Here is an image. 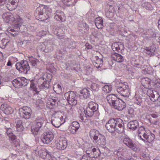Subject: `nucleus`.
<instances>
[{"instance_id":"obj_58","label":"nucleus","mask_w":160,"mask_h":160,"mask_svg":"<svg viewBox=\"0 0 160 160\" xmlns=\"http://www.w3.org/2000/svg\"><path fill=\"white\" fill-rule=\"evenodd\" d=\"M87 117H86V116H85L84 114L82 115V114H80V118L81 121L82 122H86V118Z\"/></svg>"},{"instance_id":"obj_5","label":"nucleus","mask_w":160,"mask_h":160,"mask_svg":"<svg viewBox=\"0 0 160 160\" xmlns=\"http://www.w3.org/2000/svg\"><path fill=\"white\" fill-rule=\"evenodd\" d=\"M117 89L118 92L124 97H128L130 94V89L126 82L120 83Z\"/></svg>"},{"instance_id":"obj_34","label":"nucleus","mask_w":160,"mask_h":160,"mask_svg":"<svg viewBox=\"0 0 160 160\" xmlns=\"http://www.w3.org/2000/svg\"><path fill=\"white\" fill-rule=\"evenodd\" d=\"M62 2L64 5L67 7H72L76 4L75 0H62Z\"/></svg>"},{"instance_id":"obj_22","label":"nucleus","mask_w":160,"mask_h":160,"mask_svg":"<svg viewBox=\"0 0 160 160\" xmlns=\"http://www.w3.org/2000/svg\"><path fill=\"white\" fill-rule=\"evenodd\" d=\"M155 49L156 48L154 46H152L145 47L143 52L147 55L151 56L154 54Z\"/></svg>"},{"instance_id":"obj_10","label":"nucleus","mask_w":160,"mask_h":160,"mask_svg":"<svg viewBox=\"0 0 160 160\" xmlns=\"http://www.w3.org/2000/svg\"><path fill=\"white\" fill-rule=\"evenodd\" d=\"M19 114L21 117L26 119H29L32 114L31 109L28 107H23L19 109Z\"/></svg>"},{"instance_id":"obj_46","label":"nucleus","mask_w":160,"mask_h":160,"mask_svg":"<svg viewBox=\"0 0 160 160\" xmlns=\"http://www.w3.org/2000/svg\"><path fill=\"white\" fill-rule=\"evenodd\" d=\"M4 111L5 114H9L12 113L13 112V110L11 107L7 106V107L5 108V109Z\"/></svg>"},{"instance_id":"obj_59","label":"nucleus","mask_w":160,"mask_h":160,"mask_svg":"<svg viewBox=\"0 0 160 160\" xmlns=\"http://www.w3.org/2000/svg\"><path fill=\"white\" fill-rule=\"evenodd\" d=\"M81 27L83 28H85V29H86V30H87V29H88V26L87 25V24L85 23H83L81 25ZM83 28L82 29H83Z\"/></svg>"},{"instance_id":"obj_14","label":"nucleus","mask_w":160,"mask_h":160,"mask_svg":"<svg viewBox=\"0 0 160 160\" xmlns=\"http://www.w3.org/2000/svg\"><path fill=\"white\" fill-rule=\"evenodd\" d=\"M18 17L19 16H17L15 18L13 17L12 14L10 12L4 13L2 15V18L4 22L9 23L13 22L14 24L17 23L16 21L17 20Z\"/></svg>"},{"instance_id":"obj_16","label":"nucleus","mask_w":160,"mask_h":160,"mask_svg":"<svg viewBox=\"0 0 160 160\" xmlns=\"http://www.w3.org/2000/svg\"><path fill=\"white\" fill-rule=\"evenodd\" d=\"M123 142L128 147L131 148L134 151L137 150V148L135 144L133 143L132 141L127 137H125L123 139Z\"/></svg>"},{"instance_id":"obj_30","label":"nucleus","mask_w":160,"mask_h":160,"mask_svg":"<svg viewBox=\"0 0 160 160\" xmlns=\"http://www.w3.org/2000/svg\"><path fill=\"white\" fill-rule=\"evenodd\" d=\"M139 126L138 122L136 120L131 121L129 122L128 124V127L132 130H135Z\"/></svg>"},{"instance_id":"obj_9","label":"nucleus","mask_w":160,"mask_h":160,"mask_svg":"<svg viewBox=\"0 0 160 160\" xmlns=\"http://www.w3.org/2000/svg\"><path fill=\"white\" fill-rule=\"evenodd\" d=\"M35 152L46 160H50L52 158L51 153L45 148L39 150L37 148L36 150H35Z\"/></svg>"},{"instance_id":"obj_29","label":"nucleus","mask_w":160,"mask_h":160,"mask_svg":"<svg viewBox=\"0 0 160 160\" xmlns=\"http://www.w3.org/2000/svg\"><path fill=\"white\" fill-rule=\"evenodd\" d=\"M112 59L117 62H120L123 61V58L122 56L117 53H112Z\"/></svg>"},{"instance_id":"obj_8","label":"nucleus","mask_w":160,"mask_h":160,"mask_svg":"<svg viewBox=\"0 0 160 160\" xmlns=\"http://www.w3.org/2000/svg\"><path fill=\"white\" fill-rule=\"evenodd\" d=\"M64 97L70 105L73 106L77 104V97L73 92L69 91L66 93L64 94Z\"/></svg>"},{"instance_id":"obj_57","label":"nucleus","mask_w":160,"mask_h":160,"mask_svg":"<svg viewBox=\"0 0 160 160\" xmlns=\"http://www.w3.org/2000/svg\"><path fill=\"white\" fill-rule=\"evenodd\" d=\"M151 116L152 117V118L153 119H157L159 117V115L158 113H152L151 114Z\"/></svg>"},{"instance_id":"obj_15","label":"nucleus","mask_w":160,"mask_h":160,"mask_svg":"<svg viewBox=\"0 0 160 160\" xmlns=\"http://www.w3.org/2000/svg\"><path fill=\"white\" fill-rule=\"evenodd\" d=\"M53 138V133L51 132H45L42 135L41 140L44 143L48 144L52 142Z\"/></svg>"},{"instance_id":"obj_12","label":"nucleus","mask_w":160,"mask_h":160,"mask_svg":"<svg viewBox=\"0 0 160 160\" xmlns=\"http://www.w3.org/2000/svg\"><path fill=\"white\" fill-rule=\"evenodd\" d=\"M8 126H5V127L6 129V133L9 138V140L11 143L13 144H16L17 142L16 139V137L12 132L10 128V126L9 125V123L8 122Z\"/></svg>"},{"instance_id":"obj_51","label":"nucleus","mask_w":160,"mask_h":160,"mask_svg":"<svg viewBox=\"0 0 160 160\" xmlns=\"http://www.w3.org/2000/svg\"><path fill=\"white\" fill-rule=\"evenodd\" d=\"M49 99L52 100V102L55 104L57 103L59 101V99L57 97H54L52 96H51V98H50Z\"/></svg>"},{"instance_id":"obj_54","label":"nucleus","mask_w":160,"mask_h":160,"mask_svg":"<svg viewBox=\"0 0 160 160\" xmlns=\"http://www.w3.org/2000/svg\"><path fill=\"white\" fill-rule=\"evenodd\" d=\"M30 87L32 88L33 90L37 92V94H38V93L39 92V91L37 90V89L36 88V87L35 85L33 83H32L30 85Z\"/></svg>"},{"instance_id":"obj_21","label":"nucleus","mask_w":160,"mask_h":160,"mask_svg":"<svg viewBox=\"0 0 160 160\" xmlns=\"http://www.w3.org/2000/svg\"><path fill=\"white\" fill-rule=\"evenodd\" d=\"M64 12L60 10H57L54 13V18L57 21L63 22L64 21Z\"/></svg>"},{"instance_id":"obj_52","label":"nucleus","mask_w":160,"mask_h":160,"mask_svg":"<svg viewBox=\"0 0 160 160\" xmlns=\"http://www.w3.org/2000/svg\"><path fill=\"white\" fill-rule=\"evenodd\" d=\"M91 88L93 90L98 91L99 88V85L95 83H92L91 86Z\"/></svg>"},{"instance_id":"obj_4","label":"nucleus","mask_w":160,"mask_h":160,"mask_svg":"<svg viewBox=\"0 0 160 160\" xmlns=\"http://www.w3.org/2000/svg\"><path fill=\"white\" fill-rule=\"evenodd\" d=\"M52 75L51 74H46L38 79V82H42V83L39 86L40 89H48L49 87V82L51 81Z\"/></svg>"},{"instance_id":"obj_31","label":"nucleus","mask_w":160,"mask_h":160,"mask_svg":"<svg viewBox=\"0 0 160 160\" xmlns=\"http://www.w3.org/2000/svg\"><path fill=\"white\" fill-rule=\"evenodd\" d=\"M96 27L99 29H101L103 28V21L102 18L100 17L96 18L95 21Z\"/></svg>"},{"instance_id":"obj_6","label":"nucleus","mask_w":160,"mask_h":160,"mask_svg":"<svg viewBox=\"0 0 160 160\" xmlns=\"http://www.w3.org/2000/svg\"><path fill=\"white\" fill-rule=\"evenodd\" d=\"M16 68L21 72L26 73L30 69L28 62L26 60L21 61L16 64Z\"/></svg>"},{"instance_id":"obj_33","label":"nucleus","mask_w":160,"mask_h":160,"mask_svg":"<svg viewBox=\"0 0 160 160\" xmlns=\"http://www.w3.org/2000/svg\"><path fill=\"white\" fill-rule=\"evenodd\" d=\"M95 142L99 145H105L106 144V140L105 137L100 135Z\"/></svg>"},{"instance_id":"obj_20","label":"nucleus","mask_w":160,"mask_h":160,"mask_svg":"<svg viewBox=\"0 0 160 160\" xmlns=\"http://www.w3.org/2000/svg\"><path fill=\"white\" fill-rule=\"evenodd\" d=\"M18 4V2L16 0H10L5 6L8 10L12 11L16 8Z\"/></svg>"},{"instance_id":"obj_3","label":"nucleus","mask_w":160,"mask_h":160,"mask_svg":"<svg viewBox=\"0 0 160 160\" xmlns=\"http://www.w3.org/2000/svg\"><path fill=\"white\" fill-rule=\"evenodd\" d=\"M16 21L17 23L14 24V28L10 27L7 29L8 31L13 37H15L18 34L20 30V27L21 26L23 22L22 19L20 17H18Z\"/></svg>"},{"instance_id":"obj_37","label":"nucleus","mask_w":160,"mask_h":160,"mask_svg":"<svg viewBox=\"0 0 160 160\" xmlns=\"http://www.w3.org/2000/svg\"><path fill=\"white\" fill-rule=\"evenodd\" d=\"M22 123V122L20 120L17 122L16 128L18 132H21L24 130V128Z\"/></svg>"},{"instance_id":"obj_63","label":"nucleus","mask_w":160,"mask_h":160,"mask_svg":"<svg viewBox=\"0 0 160 160\" xmlns=\"http://www.w3.org/2000/svg\"><path fill=\"white\" fill-rule=\"evenodd\" d=\"M5 3V0H0V6L3 5Z\"/></svg>"},{"instance_id":"obj_25","label":"nucleus","mask_w":160,"mask_h":160,"mask_svg":"<svg viewBox=\"0 0 160 160\" xmlns=\"http://www.w3.org/2000/svg\"><path fill=\"white\" fill-rule=\"evenodd\" d=\"M148 92L150 94L151 100L153 102L157 100L159 96L158 93L155 91L149 90Z\"/></svg>"},{"instance_id":"obj_23","label":"nucleus","mask_w":160,"mask_h":160,"mask_svg":"<svg viewBox=\"0 0 160 160\" xmlns=\"http://www.w3.org/2000/svg\"><path fill=\"white\" fill-rule=\"evenodd\" d=\"M124 45L121 42H118L113 43L112 45V48L113 51L118 52L120 49L124 48Z\"/></svg>"},{"instance_id":"obj_38","label":"nucleus","mask_w":160,"mask_h":160,"mask_svg":"<svg viewBox=\"0 0 160 160\" xmlns=\"http://www.w3.org/2000/svg\"><path fill=\"white\" fill-rule=\"evenodd\" d=\"M80 94V96H82L84 98H86L89 96L90 92L87 89L84 88L82 90Z\"/></svg>"},{"instance_id":"obj_26","label":"nucleus","mask_w":160,"mask_h":160,"mask_svg":"<svg viewBox=\"0 0 160 160\" xmlns=\"http://www.w3.org/2000/svg\"><path fill=\"white\" fill-rule=\"evenodd\" d=\"M53 32L60 39H61L62 38V37L64 35V31L63 30V28L61 27H58L55 28Z\"/></svg>"},{"instance_id":"obj_41","label":"nucleus","mask_w":160,"mask_h":160,"mask_svg":"<svg viewBox=\"0 0 160 160\" xmlns=\"http://www.w3.org/2000/svg\"><path fill=\"white\" fill-rule=\"evenodd\" d=\"M112 90L111 86L105 85L102 88V91L105 93H109Z\"/></svg>"},{"instance_id":"obj_11","label":"nucleus","mask_w":160,"mask_h":160,"mask_svg":"<svg viewBox=\"0 0 160 160\" xmlns=\"http://www.w3.org/2000/svg\"><path fill=\"white\" fill-rule=\"evenodd\" d=\"M27 80L25 78H18L13 80L12 83L15 88H20L22 87L26 86L27 84Z\"/></svg>"},{"instance_id":"obj_61","label":"nucleus","mask_w":160,"mask_h":160,"mask_svg":"<svg viewBox=\"0 0 160 160\" xmlns=\"http://www.w3.org/2000/svg\"><path fill=\"white\" fill-rule=\"evenodd\" d=\"M80 150H78V151H76V152H78V151H79L78 153H76V154H78V155H79L81 156L82 155V150L81 149H80Z\"/></svg>"},{"instance_id":"obj_48","label":"nucleus","mask_w":160,"mask_h":160,"mask_svg":"<svg viewBox=\"0 0 160 160\" xmlns=\"http://www.w3.org/2000/svg\"><path fill=\"white\" fill-rule=\"evenodd\" d=\"M91 150H88L86 151V153L88 155V157H90L92 159L93 158V148L90 149Z\"/></svg>"},{"instance_id":"obj_53","label":"nucleus","mask_w":160,"mask_h":160,"mask_svg":"<svg viewBox=\"0 0 160 160\" xmlns=\"http://www.w3.org/2000/svg\"><path fill=\"white\" fill-rule=\"evenodd\" d=\"M93 36L96 38H99L102 36L101 33L97 31H95L93 33Z\"/></svg>"},{"instance_id":"obj_17","label":"nucleus","mask_w":160,"mask_h":160,"mask_svg":"<svg viewBox=\"0 0 160 160\" xmlns=\"http://www.w3.org/2000/svg\"><path fill=\"white\" fill-rule=\"evenodd\" d=\"M112 106L115 109L121 111L125 107L126 104L121 99L118 98Z\"/></svg>"},{"instance_id":"obj_50","label":"nucleus","mask_w":160,"mask_h":160,"mask_svg":"<svg viewBox=\"0 0 160 160\" xmlns=\"http://www.w3.org/2000/svg\"><path fill=\"white\" fill-rule=\"evenodd\" d=\"M66 108L67 112L70 114H72L73 113V108L72 105H70L67 106Z\"/></svg>"},{"instance_id":"obj_43","label":"nucleus","mask_w":160,"mask_h":160,"mask_svg":"<svg viewBox=\"0 0 160 160\" xmlns=\"http://www.w3.org/2000/svg\"><path fill=\"white\" fill-rule=\"evenodd\" d=\"M142 6L147 10H151L152 9L153 7L150 3L148 2H145L142 4Z\"/></svg>"},{"instance_id":"obj_39","label":"nucleus","mask_w":160,"mask_h":160,"mask_svg":"<svg viewBox=\"0 0 160 160\" xmlns=\"http://www.w3.org/2000/svg\"><path fill=\"white\" fill-rule=\"evenodd\" d=\"M96 111H94L92 109H90L89 108H86L85 113L86 117H90L93 116L94 113Z\"/></svg>"},{"instance_id":"obj_47","label":"nucleus","mask_w":160,"mask_h":160,"mask_svg":"<svg viewBox=\"0 0 160 160\" xmlns=\"http://www.w3.org/2000/svg\"><path fill=\"white\" fill-rule=\"evenodd\" d=\"M123 154V152H121V149L118 150V151L117 152L116 154L118 157V160H126L123 158L122 157L120 156L121 154L122 156V154Z\"/></svg>"},{"instance_id":"obj_35","label":"nucleus","mask_w":160,"mask_h":160,"mask_svg":"<svg viewBox=\"0 0 160 160\" xmlns=\"http://www.w3.org/2000/svg\"><path fill=\"white\" fill-rule=\"evenodd\" d=\"M138 135L139 137L142 139H143V137L147 133L145 130V128L143 127H140L138 130Z\"/></svg>"},{"instance_id":"obj_32","label":"nucleus","mask_w":160,"mask_h":160,"mask_svg":"<svg viewBox=\"0 0 160 160\" xmlns=\"http://www.w3.org/2000/svg\"><path fill=\"white\" fill-rule=\"evenodd\" d=\"M144 141H146L148 142H151L153 141L154 139L155 135L152 133H149V134H146L144 135L143 137Z\"/></svg>"},{"instance_id":"obj_62","label":"nucleus","mask_w":160,"mask_h":160,"mask_svg":"<svg viewBox=\"0 0 160 160\" xmlns=\"http://www.w3.org/2000/svg\"><path fill=\"white\" fill-rule=\"evenodd\" d=\"M85 46L86 47V48L88 49H91L92 48V46L88 43H86L85 45Z\"/></svg>"},{"instance_id":"obj_24","label":"nucleus","mask_w":160,"mask_h":160,"mask_svg":"<svg viewBox=\"0 0 160 160\" xmlns=\"http://www.w3.org/2000/svg\"><path fill=\"white\" fill-rule=\"evenodd\" d=\"M100 136L99 132L96 129H91L90 131L89 136L91 138H93L95 141L97 140Z\"/></svg>"},{"instance_id":"obj_55","label":"nucleus","mask_w":160,"mask_h":160,"mask_svg":"<svg viewBox=\"0 0 160 160\" xmlns=\"http://www.w3.org/2000/svg\"><path fill=\"white\" fill-rule=\"evenodd\" d=\"M56 89L57 90H56L55 92H57V93L59 94H60L62 93V91L61 87L60 85L58 84L57 85Z\"/></svg>"},{"instance_id":"obj_2","label":"nucleus","mask_w":160,"mask_h":160,"mask_svg":"<svg viewBox=\"0 0 160 160\" xmlns=\"http://www.w3.org/2000/svg\"><path fill=\"white\" fill-rule=\"evenodd\" d=\"M51 9L47 6L41 5L38 7L36 12L38 14V18L42 21L48 19L50 15Z\"/></svg>"},{"instance_id":"obj_42","label":"nucleus","mask_w":160,"mask_h":160,"mask_svg":"<svg viewBox=\"0 0 160 160\" xmlns=\"http://www.w3.org/2000/svg\"><path fill=\"white\" fill-rule=\"evenodd\" d=\"M93 158H97L99 157L101 154V152L98 148H93Z\"/></svg>"},{"instance_id":"obj_36","label":"nucleus","mask_w":160,"mask_h":160,"mask_svg":"<svg viewBox=\"0 0 160 160\" xmlns=\"http://www.w3.org/2000/svg\"><path fill=\"white\" fill-rule=\"evenodd\" d=\"M87 108H89L94 111H96L98 108V105L93 102H91L88 103V107Z\"/></svg>"},{"instance_id":"obj_60","label":"nucleus","mask_w":160,"mask_h":160,"mask_svg":"<svg viewBox=\"0 0 160 160\" xmlns=\"http://www.w3.org/2000/svg\"><path fill=\"white\" fill-rule=\"evenodd\" d=\"M7 105L6 104H3L1 106L0 108L2 111H4L5 109V108L7 107Z\"/></svg>"},{"instance_id":"obj_27","label":"nucleus","mask_w":160,"mask_h":160,"mask_svg":"<svg viewBox=\"0 0 160 160\" xmlns=\"http://www.w3.org/2000/svg\"><path fill=\"white\" fill-rule=\"evenodd\" d=\"M4 34H0V47L2 48H4L9 42L8 39L5 38H2Z\"/></svg>"},{"instance_id":"obj_45","label":"nucleus","mask_w":160,"mask_h":160,"mask_svg":"<svg viewBox=\"0 0 160 160\" xmlns=\"http://www.w3.org/2000/svg\"><path fill=\"white\" fill-rule=\"evenodd\" d=\"M52 100H49L47 101L46 104V107L47 108L52 109L53 107V106L55 105L54 103L52 102Z\"/></svg>"},{"instance_id":"obj_44","label":"nucleus","mask_w":160,"mask_h":160,"mask_svg":"<svg viewBox=\"0 0 160 160\" xmlns=\"http://www.w3.org/2000/svg\"><path fill=\"white\" fill-rule=\"evenodd\" d=\"M102 60L99 59L98 61H94L93 64L94 66L97 68L101 67L102 64Z\"/></svg>"},{"instance_id":"obj_28","label":"nucleus","mask_w":160,"mask_h":160,"mask_svg":"<svg viewBox=\"0 0 160 160\" xmlns=\"http://www.w3.org/2000/svg\"><path fill=\"white\" fill-rule=\"evenodd\" d=\"M107 99L109 104L112 106L118 98L114 94H111L108 95Z\"/></svg>"},{"instance_id":"obj_13","label":"nucleus","mask_w":160,"mask_h":160,"mask_svg":"<svg viewBox=\"0 0 160 160\" xmlns=\"http://www.w3.org/2000/svg\"><path fill=\"white\" fill-rule=\"evenodd\" d=\"M44 122V120L42 118H37L32 128L31 131L32 133L36 134L40 128L42 127Z\"/></svg>"},{"instance_id":"obj_49","label":"nucleus","mask_w":160,"mask_h":160,"mask_svg":"<svg viewBox=\"0 0 160 160\" xmlns=\"http://www.w3.org/2000/svg\"><path fill=\"white\" fill-rule=\"evenodd\" d=\"M149 121L150 123L154 125H158L159 123V120L158 118L153 119L151 118L149 119Z\"/></svg>"},{"instance_id":"obj_1","label":"nucleus","mask_w":160,"mask_h":160,"mask_svg":"<svg viewBox=\"0 0 160 160\" xmlns=\"http://www.w3.org/2000/svg\"><path fill=\"white\" fill-rule=\"evenodd\" d=\"M123 125V122L121 119L111 118L106 123L105 127L110 132L116 131L118 133H122L124 130Z\"/></svg>"},{"instance_id":"obj_7","label":"nucleus","mask_w":160,"mask_h":160,"mask_svg":"<svg viewBox=\"0 0 160 160\" xmlns=\"http://www.w3.org/2000/svg\"><path fill=\"white\" fill-rule=\"evenodd\" d=\"M65 121L62 115L56 114L52 116L51 118V123L55 127L58 128Z\"/></svg>"},{"instance_id":"obj_40","label":"nucleus","mask_w":160,"mask_h":160,"mask_svg":"<svg viewBox=\"0 0 160 160\" xmlns=\"http://www.w3.org/2000/svg\"><path fill=\"white\" fill-rule=\"evenodd\" d=\"M29 60L33 66H36L39 63V61L37 59L34 58L32 57H29Z\"/></svg>"},{"instance_id":"obj_64","label":"nucleus","mask_w":160,"mask_h":160,"mask_svg":"<svg viewBox=\"0 0 160 160\" xmlns=\"http://www.w3.org/2000/svg\"><path fill=\"white\" fill-rule=\"evenodd\" d=\"M12 65V64L11 62V61H10V60H9L8 61V62L7 63V66H11Z\"/></svg>"},{"instance_id":"obj_19","label":"nucleus","mask_w":160,"mask_h":160,"mask_svg":"<svg viewBox=\"0 0 160 160\" xmlns=\"http://www.w3.org/2000/svg\"><path fill=\"white\" fill-rule=\"evenodd\" d=\"M67 145V141L65 138L59 140L56 144L57 148L60 150H64L66 148Z\"/></svg>"},{"instance_id":"obj_18","label":"nucleus","mask_w":160,"mask_h":160,"mask_svg":"<svg viewBox=\"0 0 160 160\" xmlns=\"http://www.w3.org/2000/svg\"><path fill=\"white\" fill-rule=\"evenodd\" d=\"M80 127L79 123L76 121L73 122L69 126L68 130L72 134L76 133Z\"/></svg>"},{"instance_id":"obj_56","label":"nucleus","mask_w":160,"mask_h":160,"mask_svg":"<svg viewBox=\"0 0 160 160\" xmlns=\"http://www.w3.org/2000/svg\"><path fill=\"white\" fill-rule=\"evenodd\" d=\"M80 160H93L90 157H88L87 156L84 155L82 157V158Z\"/></svg>"}]
</instances>
